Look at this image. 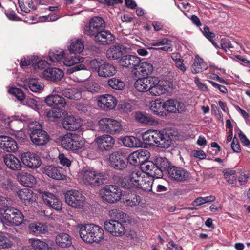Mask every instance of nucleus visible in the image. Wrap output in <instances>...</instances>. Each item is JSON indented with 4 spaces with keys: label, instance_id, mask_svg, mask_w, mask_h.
I'll return each mask as SVG.
<instances>
[{
    "label": "nucleus",
    "instance_id": "obj_40",
    "mask_svg": "<svg viewBox=\"0 0 250 250\" xmlns=\"http://www.w3.org/2000/svg\"><path fill=\"white\" fill-rule=\"evenodd\" d=\"M62 94L71 100H78L82 97L81 90L77 88L64 89L62 90Z\"/></svg>",
    "mask_w": 250,
    "mask_h": 250
},
{
    "label": "nucleus",
    "instance_id": "obj_28",
    "mask_svg": "<svg viewBox=\"0 0 250 250\" xmlns=\"http://www.w3.org/2000/svg\"><path fill=\"white\" fill-rule=\"evenodd\" d=\"M42 75L47 80L54 81L61 80L63 77L64 73L60 69L49 68L43 71Z\"/></svg>",
    "mask_w": 250,
    "mask_h": 250
},
{
    "label": "nucleus",
    "instance_id": "obj_5",
    "mask_svg": "<svg viewBox=\"0 0 250 250\" xmlns=\"http://www.w3.org/2000/svg\"><path fill=\"white\" fill-rule=\"evenodd\" d=\"M60 138L62 146L74 152L81 151L85 144V140L75 133H67Z\"/></svg>",
    "mask_w": 250,
    "mask_h": 250
},
{
    "label": "nucleus",
    "instance_id": "obj_50",
    "mask_svg": "<svg viewBox=\"0 0 250 250\" xmlns=\"http://www.w3.org/2000/svg\"><path fill=\"white\" fill-rule=\"evenodd\" d=\"M107 83L110 87L116 90H122L125 86L122 81L114 77L109 79Z\"/></svg>",
    "mask_w": 250,
    "mask_h": 250
},
{
    "label": "nucleus",
    "instance_id": "obj_19",
    "mask_svg": "<svg viewBox=\"0 0 250 250\" xmlns=\"http://www.w3.org/2000/svg\"><path fill=\"white\" fill-rule=\"evenodd\" d=\"M95 141L100 149L107 151L112 149L115 143V139L107 134L97 137Z\"/></svg>",
    "mask_w": 250,
    "mask_h": 250
},
{
    "label": "nucleus",
    "instance_id": "obj_39",
    "mask_svg": "<svg viewBox=\"0 0 250 250\" xmlns=\"http://www.w3.org/2000/svg\"><path fill=\"white\" fill-rule=\"evenodd\" d=\"M171 41L167 38H163L159 40H157L150 43V45L154 46H163L158 49L164 51H172V48L171 45Z\"/></svg>",
    "mask_w": 250,
    "mask_h": 250
},
{
    "label": "nucleus",
    "instance_id": "obj_49",
    "mask_svg": "<svg viewBox=\"0 0 250 250\" xmlns=\"http://www.w3.org/2000/svg\"><path fill=\"white\" fill-rule=\"evenodd\" d=\"M164 109V103L160 99H156L151 103L150 110L156 115H162Z\"/></svg>",
    "mask_w": 250,
    "mask_h": 250
},
{
    "label": "nucleus",
    "instance_id": "obj_59",
    "mask_svg": "<svg viewBox=\"0 0 250 250\" xmlns=\"http://www.w3.org/2000/svg\"><path fill=\"white\" fill-rule=\"evenodd\" d=\"M37 58V56H33L31 58H23L21 60L20 65L21 67L26 66L30 65H34V60Z\"/></svg>",
    "mask_w": 250,
    "mask_h": 250
},
{
    "label": "nucleus",
    "instance_id": "obj_56",
    "mask_svg": "<svg viewBox=\"0 0 250 250\" xmlns=\"http://www.w3.org/2000/svg\"><path fill=\"white\" fill-rule=\"evenodd\" d=\"M85 89L91 93H97L100 91V86L96 83H85Z\"/></svg>",
    "mask_w": 250,
    "mask_h": 250
},
{
    "label": "nucleus",
    "instance_id": "obj_24",
    "mask_svg": "<svg viewBox=\"0 0 250 250\" xmlns=\"http://www.w3.org/2000/svg\"><path fill=\"white\" fill-rule=\"evenodd\" d=\"M93 37H94L95 42L103 45L110 44L115 40V37L110 31L104 29H102Z\"/></svg>",
    "mask_w": 250,
    "mask_h": 250
},
{
    "label": "nucleus",
    "instance_id": "obj_45",
    "mask_svg": "<svg viewBox=\"0 0 250 250\" xmlns=\"http://www.w3.org/2000/svg\"><path fill=\"white\" fill-rule=\"evenodd\" d=\"M155 164L158 170L161 171V177L163 175L164 171H167L169 167L168 160L165 157H157L155 159Z\"/></svg>",
    "mask_w": 250,
    "mask_h": 250
},
{
    "label": "nucleus",
    "instance_id": "obj_31",
    "mask_svg": "<svg viewBox=\"0 0 250 250\" xmlns=\"http://www.w3.org/2000/svg\"><path fill=\"white\" fill-rule=\"evenodd\" d=\"M4 162L10 169L14 171L20 170L21 164L20 160L13 154H7L4 157Z\"/></svg>",
    "mask_w": 250,
    "mask_h": 250
},
{
    "label": "nucleus",
    "instance_id": "obj_47",
    "mask_svg": "<svg viewBox=\"0 0 250 250\" xmlns=\"http://www.w3.org/2000/svg\"><path fill=\"white\" fill-rule=\"evenodd\" d=\"M29 229L31 232L38 234H45L47 232L46 227L38 222L31 223L29 226Z\"/></svg>",
    "mask_w": 250,
    "mask_h": 250
},
{
    "label": "nucleus",
    "instance_id": "obj_17",
    "mask_svg": "<svg viewBox=\"0 0 250 250\" xmlns=\"http://www.w3.org/2000/svg\"><path fill=\"white\" fill-rule=\"evenodd\" d=\"M109 165L114 168L122 170L126 166L125 159L121 152L115 151L109 156Z\"/></svg>",
    "mask_w": 250,
    "mask_h": 250
},
{
    "label": "nucleus",
    "instance_id": "obj_13",
    "mask_svg": "<svg viewBox=\"0 0 250 250\" xmlns=\"http://www.w3.org/2000/svg\"><path fill=\"white\" fill-rule=\"evenodd\" d=\"M38 192L44 204L56 210H61L62 207L61 201L55 195L48 191L39 190Z\"/></svg>",
    "mask_w": 250,
    "mask_h": 250
},
{
    "label": "nucleus",
    "instance_id": "obj_64",
    "mask_svg": "<svg viewBox=\"0 0 250 250\" xmlns=\"http://www.w3.org/2000/svg\"><path fill=\"white\" fill-rule=\"evenodd\" d=\"M236 129L239 131V137L242 143L244 144V145L249 146V145L250 144V141L247 139L246 135L238 128H237Z\"/></svg>",
    "mask_w": 250,
    "mask_h": 250
},
{
    "label": "nucleus",
    "instance_id": "obj_60",
    "mask_svg": "<svg viewBox=\"0 0 250 250\" xmlns=\"http://www.w3.org/2000/svg\"><path fill=\"white\" fill-rule=\"evenodd\" d=\"M104 61L100 59H96L91 60L89 62V65L91 69L98 71V69L101 67Z\"/></svg>",
    "mask_w": 250,
    "mask_h": 250
},
{
    "label": "nucleus",
    "instance_id": "obj_55",
    "mask_svg": "<svg viewBox=\"0 0 250 250\" xmlns=\"http://www.w3.org/2000/svg\"><path fill=\"white\" fill-rule=\"evenodd\" d=\"M9 92L20 101L25 98V95L21 89L15 87L11 88L9 90Z\"/></svg>",
    "mask_w": 250,
    "mask_h": 250
},
{
    "label": "nucleus",
    "instance_id": "obj_46",
    "mask_svg": "<svg viewBox=\"0 0 250 250\" xmlns=\"http://www.w3.org/2000/svg\"><path fill=\"white\" fill-rule=\"evenodd\" d=\"M13 245V242L7 233L0 232V250L10 249Z\"/></svg>",
    "mask_w": 250,
    "mask_h": 250
},
{
    "label": "nucleus",
    "instance_id": "obj_15",
    "mask_svg": "<svg viewBox=\"0 0 250 250\" xmlns=\"http://www.w3.org/2000/svg\"><path fill=\"white\" fill-rule=\"evenodd\" d=\"M97 105L104 110L113 109L117 104L116 98L112 95L104 94L97 98Z\"/></svg>",
    "mask_w": 250,
    "mask_h": 250
},
{
    "label": "nucleus",
    "instance_id": "obj_10",
    "mask_svg": "<svg viewBox=\"0 0 250 250\" xmlns=\"http://www.w3.org/2000/svg\"><path fill=\"white\" fill-rule=\"evenodd\" d=\"M65 200L68 205L77 209H82L85 205V197L76 190L67 191L65 195Z\"/></svg>",
    "mask_w": 250,
    "mask_h": 250
},
{
    "label": "nucleus",
    "instance_id": "obj_23",
    "mask_svg": "<svg viewBox=\"0 0 250 250\" xmlns=\"http://www.w3.org/2000/svg\"><path fill=\"white\" fill-rule=\"evenodd\" d=\"M62 125L64 129L74 131L81 126L82 122L79 118H76L73 116H67L63 119Z\"/></svg>",
    "mask_w": 250,
    "mask_h": 250
},
{
    "label": "nucleus",
    "instance_id": "obj_4",
    "mask_svg": "<svg viewBox=\"0 0 250 250\" xmlns=\"http://www.w3.org/2000/svg\"><path fill=\"white\" fill-rule=\"evenodd\" d=\"M106 176L101 172L89 167H83L78 173V179L87 186H99L104 183Z\"/></svg>",
    "mask_w": 250,
    "mask_h": 250
},
{
    "label": "nucleus",
    "instance_id": "obj_42",
    "mask_svg": "<svg viewBox=\"0 0 250 250\" xmlns=\"http://www.w3.org/2000/svg\"><path fill=\"white\" fill-rule=\"evenodd\" d=\"M91 230V224L80 226V236L84 241L92 243V237L90 236Z\"/></svg>",
    "mask_w": 250,
    "mask_h": 250
},
{
    "label": "nucleus",
    "instance_id": "obj_57",
    "mask_svg": "<svg viewBox=\"0 0 250 250\" xmlns=\"http://www.w3.org/2000/svg\"><path fill=\"white\" fill-rule=\"evenodd\" d=\"M140 202V197L139 196L136 195H132L131 197L129 199H125V201H124V203L130 207L136 206Z\"/></svg>",
    "mask_w": 250,
    "mask_h": 250
},
{
    "label": "nucleus",
    "instance_id": "obj_44",
    "mask_svg": "<svg viewBox=\"0 0 250 250\" xmlns=\"http://www.w3.org/2000/svg\"><path fill=\"white\" fill-rule=\"evenodd\" d=\"M207 67L208 66L203 59L196 57L194 62L191 66V69L193 73L196 74L206 70Z\"/></svg>",
    "mask_w": 250,
    "mask_h": 250
},
{
    "label": "nucleus",
    "instance_id": "obj_53",
    "mask_svg": "<svg viewBox=\"0 0 250 250\" xmlns=\"http://www.w3.org/2000/svg\"><path fill=\"white\" fill-rule=\"evenodd\" d=\"M235 171L233 170L226 171L224 173V177L227 181L233 186H237V177L235 176Z\"/></svg>",
    "mask_w": 250,
    "mask_h": 250
},
{
    "label": "nucleus",
    "instance_id": "obj_41",
    "mask_svg": "<svg viewBox=\"0 0 250 250\" xmlns=\"http://www.w3.org/2000/svg\"><path fill=\"white\" fill-rule=\"evenodd\" d=\"M29 242L34 250H52L46 242L40 239L31 238L29 240Z\"/></svg>",
    "mask_w": 250,
    "mask_h": 250
},
{
    "label": "nucleus",
    "instance_id": "obj_61",
    "mask_svg": "<svg viewBox=\"0 0 250 250\" xmlns=\"http://www.w3.org/2000/svg\"><path fill=\"white\" fill-rule=\"evenodd\" d=\"M58 159L61 165L66 167H69L71 165L70 160L64 154H60Z\"/></svg>",
    "mask_w": 250,
    "mask_h": 250
},
{
    "label": "nucleus",
    "instance_id": "obj_58",
    "mask_svg": "<svg viewBox=\"0 0 250 250\" xmlns=\"http://www.w3.org/2000/svg\"><path fill=\"white\" fill-rule=\"evenodd\" d=\"M18 120L20 121H22L21 119H18L17 117L16 116H12L11 117H6L3 119V122L5 125L7 127H12L13 125H15L17 122Z\"/></svg>",
    "mask_w": 250,
    "mask_h": 250
},
{
    "label": "nucleus",
    "instance_id": "obj_25",
    "mask_svg": "<svg viewBox=\"0 0 250 250\" xmlns=\"http://www.w3.org/2000/svg\"><path fill=\"white\" fill-rule=\"evenodd\" d=\"M153 70V65L148 62H142L137 64L136 67L133 69L134 74L139 77H146L147 75L151 74Z\"/></svg>",
    "mask_w": 250,
    "mask_h": 250
},
{
    "label": "nucleus",
    "instance_id": "obj_3",
    "mask_svg": "<svg viewBox=\"0 0 250 250\" xmlns=\"http://www.w3.org/2000/svg\"><path fill=\"white\" fill-rule=\"evenodd\" d=\"M142 137L146 144L167 148L172 145L173 135L165 131L149 129L143 133Z\"/></svg>",
    "mask_w": 250,
    "mask_h": 250
},
{
    "label": "nucleus",
    "instance_id": "obj_43",
    "mask_svg": "<svg viewBox=\"0 0 250 250\" xmlns=\"http://www.w3.org/2000/svg\"><path fill=\"white\" fill-rule=\"evenodd\" d=\"M122 142L124 146L128 147H139L142 146L140 140L134 136H125L123 138Z\"/></svg>",
    "mask_w": 250,
    "mask_h": 250
},
{
    "label": "nucleus",
    "instance_id": "obj_48",
    "mask_svg": "<svg viewBox=\"0 0 250 250\" xmlns=\"http://www.w3.org/2000/svg\"><path fill=\"white\" fill-rule=\"evenodd\" d=\"M29 89L34 92H38L42 90L44 87V84L37 78H31L28 82Z\"/></svg>",
    "mask_w": 250,
    "mask_h": 250
},
{
    "label": "nucleus",
    "instance_id": "obj_32",
    "mask_svg": "<svg viewBox=\"0 0 250 250\" xmlns=\"http://www.w3.org/2000/svg\"><path fill=\"white\" fill-rule=\"evenodd\" d=\"M120 64L125 67L132 66L133 69L141 62L140 59L135 55H127L123 56L120 60Z\"/></svg>",
    "mask_w": 250,
    "mask_h": 250
},
{
    "label": "nucleus",
    "instance_id": "obj_27",
    "mask_svg": "<svg viewBox=\"0 0 250 250\" xmlns=\"http://www.w3.org/2000/svg\"><path fill=\"white\" fill-rule=\"evenodd\" d=\"M43 172L48 177L55 180H62L65 177L63 173V169L61 167L47 166L44 168Z\"/></svg>",
    "mask_w": 250,
    "mask_h": 250
},
{
    "label": "nucleus",
    "instance_id": "obj_62",
    "mask_svg": "<svg viewBox=\"0 0 250 250\" xmlns=\"http://www.w3.org/2000/svg\"><path fill=\"white\" fill-rule=\"evenodd\" d=\"M221 46V48L226 51L227 49L233 48L232 44L230 41L225 38L222 39Z\"/></svg>",
    "mask_w": 250,
    "mask_h": 250
},
{
    "label": "nucleus",
    "instance_id": "obj_63",
    "mask_svg": "<svg viewBox=\"0 0 250 250\" xmlns=\"http://www.w3.org/2000/svg\"><path fill=\"white\" fill-rule=\"evenodd\" d=\"M38 57L34 60V67L35 68H38V69H43L46 67V66L47 64V62L43 60H40V61H37Z\"/></svg>",
    "mask_w": 250,
    "mask_h": 250
},
{
    "label": "nucleus",
    "instance_id": "obj_12",
    "mask_svg": "<svg viewBox=\"0 0 250 250\" xmlns=\"http://www.w3.org/2000/svg\"><path fill=\"white\" fill-rule=\"evenodd\" d=\"M168 177L174 181L177 182H184L190 178V173L180 167L172 166L167 169Z\"/></svg>",
    "mask_w": 250,
    "mask_h": 250
},
{
    "label": "nucleus",
    "instance_id": "obj_11",
    "mask_svg": "<svg viewBox=\"0 0 250 250\" xmlns=\"http://www.w3.org/2000/svg\"><path fill=\"white\" fill-rule=\"evenodd\" d=\"M104 28V20L99 17H94L90 21L88 26L84 27L83 31L85 34L93 37Z\"/></svg>",
    "mask_w": 250,
    "mask_h": 250
},
{
    "label": "nucleus",
    "instance_id": "obj_37",
    "mask_svg": "<svg viewBox=\"0 0 250 250\" xmlns=\"http://www.w3.org/2000/svg\"><path fill=\"white\" fill-rule=\"evenodd\" d=\"M91 229L90 236L92 237V243L99 242L104 238V230L99 226L91 224Z\"/></svg>",
    "mask_w": 250,
    "mask_h": 250
},
{
    "label": "nucleus",
    "instance_id": "obj_14",
    "mask_svg": "<svg viewBox=\"0 0 250 250\" xmlns=\"http://www.w3.org/2000/svg\"><path fill=\"white\" fill-rule=\"evenodd\" d=\"M21 159L25 167L31 169L37 168L42 164L40 157L37 154L30 152L22 153Z\"/></svg>",
    "mask_w": 250,
    "mask_h": 250
},
{
    "label": "nucleus",
    "instance_id": "obj_34",
    "mask_svg": "<svg viewBox=\"0 0 250 250\" xmlns=\"http://www.w3.org/2000/svg\"><path fill=\"white\" fill-rule=\"evenodd\" d=\"M18 195L21 201L25 204H30L36 200L35 195H34L32 190L28 188H24L18 192Z\"/></svg>",
    "mask_w": 250,
    "mask_h": 250
},
{
    "label": "nucleus",
    "instance_id": "obj_16",
    "mask_svg": "<svg viewBox=\"0 0 250 250\" xmlns=\"http://www.w3.org/2000/svg\"><path fill=\"white\" fill-rule=\"evenodd\" d=\"M164 109L169 112L183 113L186 110L184 103L176 99H169L164 103Z\"/></svg>",
    "mask_w": 250,
    "mask_h": 250
},
{
    "label": "nucleus",
    "instance_id": "obj_2",
    "mask_svg": "<svg viewBox=\"0 0 250 250\" xmlns=\"http://www.w3.org/2000/svg\"><path fill=\"white\" fill-rule=\"evenodd\" d=\"M109 216L112 219L104 222L105 229L113 236L120 237L124 235L125 232V229L120 221L125 222L128 220L127 214L122 211L114 209L109 212Z\"/></svg>",
    "mask_w": 250,
    "mask_h": 250
},
{
    "label": "nucleus",
    "instance_id": "obj_7",
    "mask_svg": "<svg viewBox=\"0 0 250 250\" xmlns=\"http://www.w3.org/2000/svg\"><path fill=\"white\" fill-rule=\"evenodd\" d=\"M98 125L101 131L110 134H118L123 130L121 124L112 118H102L99 120Z\"/></svg>",
    "mask_w": 250,
    "mask_h": 250
},
{
    "label": "nucleus",
    "instance_id": "obj_26",
    "mask_svg": "<svg viewBox=\"0 0 250 250\" xmlns=\"http://www.w3.org/2000/svg\"><path fill=\"white\" fill-rule=\"evenodd\" d=\"M141 168L144 173L152 177L161 178V171L158 169L155 163L152 161L144 162L141 165Z\"/></svg>",
    "mask_w": 250,
    "mask_h": 250
},
{
    "label": "nucleus",
    "instance_id": "obj_38",
    "mask_svg": "<svg viewBox=\"0 0 250 250\" xmlns=\"http://www.w3.org/2000/svg\"><path fill=\"white\" fill-rule=\"evenodd\" d=\"M84 48V45L82 41L78 39H72L70 44L68 47L71 54H80Z\"/></svg>",
    "mask_w": 250,
    "mask_h": 250
},
{
    "label": "nucleus",
    "instance_id": "obj_22",
    "mask_svg": "<svg viewBox=\"0 0 250 250\" xmlns=\"http://www.w3.org/2000/svg\"><path fill=\"white\" fill-rule=\"evenodd\" d=\"M45 102L48 106L52 107L62 108H64L66 105L65 99L57 94L48 95L45 99Z\"/></svg>",
    "mask_w": 250,
    "mask_h": 250
},
{
    "label": "nucleus",
    "instance_id": "obj_21",
    "mask_svg": "<svg viewBox=\"0 0 250 250\" xmlns=\"http://www.w3.org/2000/svg\"><path fill=\"white\" fill-rule=\"evenodd\" d=\"M0 147L9 152H15L18 149L16 141L11 137L5 135L0 136Z\"/></svg>",
    "mask_w": 250,
    "mask_h": 250
},
{
    "label": "nucleus",
    "instance_id": "obj_20",
    "mask_svg": "<svg viewBox=\"0 0 250 250\" xmlns=\"http://www.w3.org/2000/svg\"><path fill=\"white\" fill-rule=\"evenodd\" d=\"M156 83L155 77H143L136 81L134 87L139 92H144L148 90L150 91L151 83Z\"/></svg>",
    "mask_w": 250,
    "mask_h": 250
},
{
    "label": "nucleus",
    "instance_id": "obj_52",
    "mask_svg": "<svg viewBox=\"0 0 250 250\" xmlns=\"http://www.w3.org/2000/svg\"><path fill=\"white\" fill-rule=\"evenodd\" d=\"M64 57V53L62 51H56L55 52H50L49 53V58L52 62H57L62 61Z\"/></svg>",
    "mask_w": 250,
    "mask_h": 250
},
{
    "label": "nucleus",
    "instance_id": "obj_8",
    "mask_svg": "<svg viewBox=\"0 0 250 250\" xmlns=\"http://www.w3.org/2000/svg\"><path fill=\"white\" fill-rule=\"evenodd\" d=\"M101 197L110 203L119 201L122 196V191L120 188L115 185H107L100 191Z\"/></svg>",
    "mask_w": 250,
    "mask_h": 250
},
{
    "label": "nucleus",
    "instance_id": "obj_6",
    "mask_svg": "<svg viewBox=\"0 0 250 250\" xmlns=\"http://www.w3.org/2000/svg\"><path fill=\"white\" fill-rule=\"evenodd\" d=\"M1 219L3 223L9 226H19L23 220L22 212L13 207H7L0 209Z\"/></svg>",
    "mask_w": 250,
    "mask_h": 250
},
{
    "label": "nucleus",
    "instance_id": "obj_18",
    "mask_svg": "<svg viewBox=\"0 0 250 250\" xmlns=\"http://www.w3.org/2000/svg\"><path fill=\"white\" fill-rule=\"evenodd\" d=\"M150 157L149 152L146 149H139L131 153L128 157V161L133 165L143 163Z\"/></svg>",
    "mask_w": 250,
    "mask_h": 250
},
{
    "label": "nucleus",
    "instance_id": "obj_33",
    "mask_svg": "<svg viewBox=\"0 0 250 250\" xmlns=\"http://www.w3.org/2000/svg\"><path fill=\"white\" fill-rule=\"evenodd\" d=\"M17 179L19 182L25 187L32 188L36 184L35 178L28 173H19L17 175Z\"/></svg>",
    "mask_w": 250,
    "mask_h": 250
},
{
    "label": "nucleus",
    "instance_id": "obj_54",
    "mask_svg": "<svg viewBox=\"0 0 250 250\" xmlns=\"http://www.w3.org/2000/svg\"><path fill=\"white\" fill-rule=\"evenodd\" d=\"M45 115L51 120H56L61 116V112L57 109H47L45 111Z\"/></svg>",
    "mask_w": 250,
    "mask_h": 250
},
{
    "label": "nucleus",
    "instance_id": "obj_51",
    "mask_svg": "<svg viewBox=\"0 0 250 250\" xmlns=\"http://www.w3.org/2000/svg\"><path fill=\"white\" fill-rule=\"evenodd\" d=\"M63 64L67 66H71L80 63L83 61V58L80 56L65 57L63 58Z\"/></svg>",
    "mask_w": 250,
    "mask_h": 250
},
{
    "label": "nucleus",
    "instance_id": "obj_36",
    "mask_svg": "<svg viewBox=\"0 0 250 250\" xmlns=\"http://www.w3.org/2000/svg\"><path fill=\"white\" fill-rule=\"evenodd\" d=\"M56 243L60 247L67 248L71 245L72 239L67 233H60L56 237Z\"/></svg>",
    "mask_w": 250,
    "mask_h": 250
},
{
    "label": "nucleus",
    "instance_id": "obj_30",
    "mask_svg": "<svg viewBox=\"0 0 250 250\" xmlns=\"http://www.w3.org/2000/svg\"><path fill=\"white\" fill-rule=\"evenodd\" d=\"M126 51V48L121 44L110 47L106 51V57L110 59H118Z\"/></svg>",
    "mask_w": 250,
    "mask_h": 250
},
{
    "label": "nucleus",
    "instance_id": "obj_29",
    "mask_svg": "<svg viewBox=\"0 0 250 250\" xmlns=\"http://www.w3.org/2000/svg\"><path fill=\"white\" fill-rule=\"evenodd\" d=\"M156 83H152L150 93L154 96H159L168 91L169 86L165 84L163 82H160L158 78L155 77Z\"/></svg>",
    "mask_w": 250,
    "mask_h": 250
},
{
    "label": "nucleus",
    "instance_id": "obj_1",
    "mask_svg": "<svg viewBox=\"0 0 250 250\" xmlns=\"http://www.w3.org/2000/svg\"><path fill=\"white\" fill-rule=\"evenodd\" d=\"M121 185L128 189H142L146 191L152 190V182L140 171H133L124 177Z\"/></svg>",
    "mask_w": 250,
    "mask_h": 250
},
{
    "label": "nucleus",
    "instance_id": "obj_9",
    "mask_svg": "<svg viewBox=\"0 0 250 250\" xmlns=\"http://www.w3.org/2000/svg\"><path fill=\"white\" fill-rule=\"evenodd\" d=\"M33 123H31L29 127L32 129L30 134L32 142L37 146L45 145L49 141V136L47 132L41 128V126L37 122H35L36 128L32 127Z\"/></svg>",
    "mask_w": 250,
    "mask_h": 250
},
{
    "label": "nucleus",
    "instance_id": "obj_35",
    "mask_svg": "<svg viewBox=\"0 0 250 250\" xmlns=\"http://www.w3.org/2000/svg\"><path fill=\"white\" fill-rule=\"evenodd\" d=\"M116 72L115 67L111 64L103 62L99 69H98V74L99 76L107 77L114 75Z\"/></svg>",
    "mask_w": 250,
    "mask_h": 250
}]
</instances>
